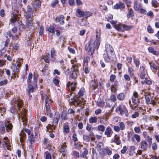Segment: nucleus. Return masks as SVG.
I'll return each instance as SVG.
<instances>
[{"label": "nucleus", "instance_id": "obj_7", "mask_svg": "<svg viewBox=\"0 0 159 159\" xmlns=\"http://www.w3.org/2000/svg\"><path fill=\"white\" fill-rule=\"evenodd\" d=\"M34 10L33 9L31 6L28 5L27 6V10L25 11V16L26 17H33Z\"/></svg>", "mask_w": 159, "mask_h": 159}, {"label": "nucleus", "instance_id": "obj_20", "mask_svg": "<svg viewBox=\"0 0 159 159\" xmlns=\"http://www.w3.org/2000/svg\"><path fill=\"white\" fill-rule=\"evenodd\" d=\"M76 82H69L67 84V86L70 87L71 91H74L76 87Z\"/></svg>", "mask_w": 159, "mask_h": 159}, {"label": "nucleus", "instance_id": "obj_44", "mask_svg": "<svg viewBox=\"0 0 159 159\" xmlns=\"http://www.w3.org/2000/svg\"><path fill=\"white\" fill-rule=\"evenodd\" d=\"M90 61V58L88 56H87L84 58V65L86 66L88 65V62Z\"/></svg>", "mask_w": 159, "mask_h": 159}, {"label": "nucleus", "instance_id": "obj_57", "mask_svg": "<svg viewBox=\"0 0 159 159\" xmlns=\"http://www.w3.org/2000/svg\"><path fill=\"white\" fill-rule=\"evenodd\" d=\"M45 103H47V102L49 103H50L51 102H52L51 101V99H50L49 97H48L47 95H45Z\"/></svg>", "mask_w": 159, "mask_h": 159}, {"label": "nucleus", "instance_id": "obj_23", "mask_svg": "<svg viewBox=\"0 0 159 159\" xmlns=\"http://www.w3.org/2000/svg\"><path fill=\"white\" fill-rule=\"evenodd\" d=\"M125 94L124 93H120L117 95V99L120 101H122L125 100Z\"/></svg>", "mask_w": 159, "mask_h": 159}, {"label": "nucleus", "instance_id": "obj_30", "mask_svg": "<svg viewBox=\"0 0 159 159\" xmlns=\"http://www.w3.org/2000/svg\"><path fill=\"white\" fill-rule=\"evenodd\" d=\"M5 126L7 132L9 131L11 129L12 126L11 124L9 122H7L6 123Z\"/></svg>", "mask_w": 159, "mask_h": 159}, {"label": "nucleus", "instance_id": "obj_1", "mask_svg": "<svg viewBox=\"0 0 159 159\" xmlns=\"http://www.w3.org/2000/svg\"><path fill=\"white\" fill-rule=\"evenodd\" d=\"M100 43V40H90L85 46V49L90 55H93L95 49H98Z\"/></svg>", "mask_w": 159, "mask_h": 159}, {"label": "nucleus", "instance_id": "obj_16", "mask_svg": "<svg viewBox=\"0 0 159 159\" xmlns=\"http://www.w3.org/2000/svg\"><path fill=\"white\" fill-rule=\"evenodd\" d=\"M28 141L31 147H33L34 141V138L33 134H31L29 136Z\"/></svg>", "mask_w": 159, "mask_h": 159}, {"label": "nucleus", "instance_id": "obj_62", "mask_svg": "<svg viewBox=\"0 0 159 159\" xmlns=\"http://www.w3.org/2000/svg\"><path fill=\"white\" fill-rule=\"evenodd\" d=\"M56 52L54 49H52L51 50V57L52 58H53L55 56Z\"/></svg>", "mask_w": 159, "mask_h": 159}, {"label": "nucleus", "instance_id": "obj_13", "mask_svg": "<svg viewBox=\"0 0 159 159\" xmlns=\"http://www.w3.org/2000/svg\"><path fill=\"white\" fill-rule=\"evenodd\" d=\"M32 17H25L26 23L28 27L31 26L33 23L32 20Z\"/></svg>", "mask_w": 159, "mask_h": 159}, {"label": "nucleus", "instance_id": "obj_58", "mask_svg": "<svg viewBox=\"0 0 159 159\" xmlns=\"http://www.w3.org/2000/svg\"><path fill=\"white\" fill-rule=\"evenodd\" d=\"M116 76L115 75H111L110 76V81L111 82H113L116 79Z\"/></svg>", "mask_w": 159, "mask_h": 159}, {"label": "nucleus", "instance_id": "obj_21", "mask_svg": "<svg viewBox=\"0 0 159 159\" xmlns=\"http://www.w3.org/2000/svg\"><path fill=\"white\" fill-rule=\"evenodd\" d=\"M151 68L153 71H156L158 68V64L153 62H150L149 63Z\"/></svg>", "mask_w": 159, "mask_h": 159}, {"label": "nucleus", "instance_id": "obj_26", "mask_svg": "<svg viewBox=\"0 0 159 159\" xmlns=\"http://www.w3.org/2000/svg\"><path fill=\"white\" fill-rule=\"evenodd\" d=\"M19 135L20 142H23L24 139L26 138V134L23 131H21Z\"/></svg>", "mask_w": 159, "mask_h": 159}, {"label": "nucleus", "instance_id": "obj_18", "mask_svg": "<svg viewBox=\"0 0 159 159\" xmlns=\"http://www.w3.org/2000/svg\"><path fill=\"white\" fill-rule=\"evenodd\" d=\"M64 17L63 15L59 16H57L56 19V22L59 23L61 25H63L64 24Z\"/></svg>", "mask_w": 159, "mask_h": 159}, {"label": "nucleus", "instance_id": "obj_17", "mask_svg": "<svg viewBox=\"0 0 159 159\" xmlns=\"http://www.w3.org/2000/svg\"><path fill=\"white\" fill-rule=\"evenodd\" d=\"M94 133L93 132H90L89 135L88 136L84 134L83 135V139L86 142H89L91 140L90 137L93 135Z\"/></svg>", "mask_w": 159, "mask_h": 159}, {"label": "nucleus", "instance_id": "obj_15", "mask_svg": "<svg viewBox=\"0 0 159 159\" xmlns=\"http://www.w3.org/2000/svg\"><path fill=\"white\" fill-rule=\"evenodd\" d=\"M26 90L28 95L30 96V93L34 92V88L33 85L29 84L28 85V87Z\"/></svg>", "mask_w": 159, "mask_h": 159}, {"label": "nucleus", "instance_id": "obj_40", "mask_svg": "<svg viewBox=\"0 0 159 159\" xmlns=\"http://www.w3.org/2000/svg\"><path fill=\"white\" fill-rule=\"evenodd\" d=\"M98 131L103 132L105 130V127L103 125H99L98 126Z\"/></svg>", "mask_w": 159, "mask_h": 159}, {"label": "nucleus", "instance_id": "obj_60", "mask_svg": "<svg viewBox=\"0 0 159 159\" xmlns=\"http://www.w3.org/2000/svg\"><path fill=\"white\" fill-rule=\"evenodd\" d=\"M18 107V108H20L22 106V103L20 101H17L15 103V105Z\"/></svg>", "mask_w": 159, "mask_h": 159}, {"label": "nucleus", "instance_id": "obj_34", "mask_svg": "<svg viewBox=\"0 0 159 159\" xmlns=\"http://www.w3.org/2000/svg\"><path fill=\"white\" fill-rule=\"evenodd\" d=\"M67 113L66 112H62L61 114V119L64 120H67L68 118L67 117Z\"/></svg>", "mask_w": 159, "mask_h": 159}, {"label": "nucleus", "instance_id": "obj_39", "mask_svg": "<svg viewBox=\"0 0 159 159\" xmlns=\"http://www.w3.org/2000/svg\"><path fill=\"white\" fill-rule=\"evenodd\" d=\"M59 117V116L58 115L57 116L55 117L54 116L53 120V124L54 125H57L58 124V119Z\"/></svg>", "mask_w": 159, "mask_h": 159}, {"label": "nucleus", "instance_id": "obj_41", "mask_svg": "<svg viewBox=\"0 0 159 159\" xmlns=\"http://www.w3.org/2000/svg\"><path fill=\"white\" fill-rule=\"evenodd\" d=\"M76 12L78 14V16L80 17H83L84 11H82L80 9L76 10Z\"/></svg>", "mask_w": 159, "mask_h": 159}, {"label": "nucleus", "instance_id": "obj_3", "mask_svg": "<svg viewBox=\"0 0 159 159\" xmlns=\"http://www.w3.org/2000/svg\"><path fill=\"white\" fill-rule=\"evenodd\" d=\"M80 66V65L78 63L72 65L71 68V73L70 74V77L75 79L77 77L79 73V67Z\"/></svg>", "mask_w": 159, "mask_h": 159}, {"label": "nucleus", "instance_id": "obj_12", "mask_svg": "<svg viewBox=\"0 0 159 159\" xmlns=\"http://www.w3.org/2000/svg\"><path fill=\"white\" fill-rule=\"evenodd\" d=\"M112 133L113 131L111 129L109 126L107 127L104 133L105 134L107 137H110L111 136Z\"/></svg>", "mask_w": 159, "mask_h": 159}, {"label": "nucleus", "instance_id": "obj_63", "mask_svg": "<svg viewBox=\"0 0 159 159\" xmlns=\"http://www.w3.org/2000/svg\"><path fill=\"white\" fill-rule=\"evenodd\" d=\"M117 90L116 88L113 85H112L111 87V91L113 93H116Z\"/></svg>", "mask_w": 159, "mask_h": 159}, {"label": "nucleus", "instance_id": "obj_25", "mask_svg": "<svg viewBox=\"0 0 159 159\" xmlns=\"http://www.w3.org/2000/svg\"><path fill=\"white\" fill-rule=\"evenodd\" d=\"M123 25L121 24L115 25H114V28L118 31H121L123 32L124 30L122 29Z\"/></svg>", "mask_w": 159, "mask_h": 159}, {"label": "nucleus", "instance_id": "obj_50", "mask_svg": "<svg viewBox=\"0 0 159 159\" xmlns=\"http://www.w3.org/2000/svg\"><path fill=\"white\" fill-rule=\"evenodd\" d=\"M44 30V28L43 26L41 25L40 26L39 30V35L42 36L43 34V31Z\"/></svg>", "mask_w": 159, "mask_h": 159}, {"label": "nucleus", "instance_id": "obj_24", "mask_svg": "<svg viewBox=\"0 0 159 159\" xmlns=\"http://www.w3.org/2000/svg\"><path fill=\"white\" fill-rule=\"evenodd\" d=\"M98 82L92 80L91 81L90 84L91 87L93 90H95L98 86Z\"/></svg>", "mask_w": 159, "mask_h": 159}, {"label": "nucleus", "instance_id": "obj_36", "mask_svg": "<svg viewBox=\"0 0 159 159\" xmlns=\"http://www.w3.org/2000/svg\"><path fill=\"white\" fill-rule=\"evenodd\" d=\"M134 16V12L133 10L132 9H130L128 11V13L127 14V17L128 18H130Z\"/></svg>", "mask_w": 159, "mask_h": 159}, {"label": "nucleus", "instance_id": "obj_22", "mask_svg": "<svg viewBox=\"0 0 159 159\" xmlns=\"http://www.w3.org/2000/svg\"><path fill=\"white\" fill-rule=\"evenodd\" d=\"M120 139V137L119 135L116 134L114 137L113 142L116 143V144L120 145L121 143V142Z\"/></svg>", "mask_w": 159, "mask_h": 159}, {"label": "nucleus", "instance_id": "obj_5", "mask_svg": "<svg viewBox=\"0 0 159 159\" xmlns=\"http://www.w3.org/2000/svg\"><path fill=\"white\" fill-rule=\"evenodd\" d=\"M134 107H137L139 103V99L137 93L134 92L131 98Z\"/></svg>", "mask_w": 159, "mask_h": 159}, {"label": "nucleus", "instance_id": "obj_59", "mask_svg": "<svg viewBox=\"0 0 159 159\" xmlns=\"http://www.w3.org/2000/svg\"><path fill=\"white\" fill-rule=\"evenodd\" d=\"M3 143L5 145L7 149L8 150H10V148L11 147V145L9 144L7 141H3Z\"/></svg>", "mask_w": 159, "mask_h": 159}, {"label": "nucleus", "instance_id": "obj_32", "mask_svg": "<svg viewBox=\"0 0 159 159\" xmlns=\"http://www.w3.org/2000/svg\"><path fill=\"white\" fill-rule=\"evenodd\" d=\"M59 152L61 153L62 155L64 156L66 155L67 154L66 147H64V148L62 147H61L60 149H59Z\"/></svg>", "mask_w": 159, "mask_h": 159}, {"label": "nucleus", "instance_id": "obj_33", "mask_svg": "<svg viewBox=\"0 0 159 159\" xmlns=\"http://www.w3.org/2000/svg\"><path fill=\"white\" fill-rule=\"evenodd\" d=\"M88 154V151L87 149L84 148V151L80 155V156L84 158H87V155Z\"/></svg>", "mask_w": 159, "mask_h": 159}, {"label": "nucleus", "instance_id": "obj_56", "mask_svg": "<svg viewBox=\"0 0 159 159\" xmlns=\"http://www.w3.org/2000/svg\"><path fill=\"white\" fill-rule=\"evenodd\" d=\"M110 99L113 102H115L117 100L116 96L114 94H111L110 96Z\"/></svg>", "mask_w": 159, "mask_h": 159}, {"label": "nucleus", "instance_id": "obj_8", "mask_svg": "<svg viewBox=\"0 0 159 159\" xmlns=\"http://www.w3.org/2000/svg\"><path fill=\"white\" fill-rule=\"evenodd\" d=\"M145 97L146 99V102L148 104L154 105V101L152 100L151 96L148 93L145 94Z\"/></svg>", "mask_w": 159, "mask_h": 159}, {"label": "nucleus", "instance_id": "obj_35", "mask_svg": "<svg viewBox=\"0 0 159 159\" xmlns=\"http://www.w3.org/2000/svg\"><path fill=\"white\" fill-rule=\"evenodd\" d=\"M92 15V13L89 11H84L83 17L87 18L91 16Z\"/></svg>", "mask_w": 159, "mask_h": 159}, {"label": "nucleus", "instance_id": "obj_19", "mask_svg": "<svg viewBox=\"0 0 159 159\" xmlns=\"http://www.w3.org/2000/svg\"><path fill=\"white\" fill-rule=\"evenodd\" d=\"M148 144L145 140L142 141L140 143V148L142 150H145L148 148Z\"/></svg>", "mask_w": 159, "mask_h": 159}, {"label": "nucleus", "instance_id": "obj_38", "mask_svg": "<svg viewBox=\"0 0 159 159\" xmlns=\"http://www.w3.org/2000/svg\"><path fill=\"white\" fill-rule=\"evenodd\" d=\"M134 61L137 67L138 68L140 64V61L139 59L136 58L135 57H133Z\"/></svg>", "mask_w": 159, "mask_h": 159}, {"label": "nucleus", "instance_id": "obj_42", "mask_svg": "<svg viewBox=\"0 0 159 159\" xmlns=\"http://www.w3.org/2000/svg\"><path fill=\"white\" fill-rule=\"evenodd\" d=\"M63 132L66 134L68 133L70 131V128L69 126L67 125H65L63 128Z\"/></svg>", "mask_w": 159, "mask_h": 159}, {"label": "nucleus", "instance_id": "obj_4", "mask_svg": "<svg viewBox=\"0 0 159 159\" xmlns=\"http://www.w3.org/2000/svg\"><path fill=\"white\" fill-rule=\"evenodd\" d=\"M19 17L18 16L15 15H13V16L11 19V23L10 24L13 26L15 25H20L21 27L22 28L24 27V25H22V22L19 19Z\"/></svg>", "mask_w": 159, "mask_h": 159}, {"label": "nucleus", "instance_id": "obj_54", "mask_svg": "<svg viewBox=\"0 0 159 159\" xmlns=\"http://www.w3.org/2000/svg\"><path fill=\"white\" fill-rule=\"evenodd\" d=\"M135 132L137 134H139L141 132L140 128L139 126L135 127L134 128Z\"/></svg>", "mask_w": 159, "mask_h": 159}, {"label": "nucleus", "instance_id": "obj_10", "mask_svg": "<svg viewBox=\"0 0 159 159\" xmlns=\"http://www.w3.org/2000/svg\"><path fill=\"white\" fill-rule=\"evenodd\" d=\"M33 3L32 6L34 9L39 8L41 5V2L39 0H32Z\"/></svg>", "mask_w": 159, "mask_h": 159}, {"label": "nucleus", "instance_id": "obj_45", "mask_svg": "<svg viewBox=\"0 0 159 159\" xmlns=\"http://www.w3.org/2000/svg\"><path fill=\"white\" fill-rule=\"evenodd\" d=\"M119 127L121 130H124L125 128V125L123 122H120L119 124Z\"/></svg>", "mask_w": 159, "mask_h": 159}, {"label": "nucleus", "instance_id": "obj_14", "mask_svg": "<svg viewBox=\"0 0 159 159\" xmlns=\"http://www.w3.org/2000/svg\"><path fill=\"white\" fill-rule=\"evenodd\" d=\"M102 152L105 155H107L110 156L112 153V151L107 147L103 148L102 149Z\"/></svg>", "mask_w": 159, "mask_h": 159}, {"label": "nucleus", "instance_id": "obj_43", "mask_svg": "<svg viewBox=\"0 0 159 159\" xmlns=\"http://www.w3.org/2000/svg\"><path fill=\"white\" fill-rule=\"evenodd\" d=\"M123 28L125 30H128L132 28L133 27V25H126L123 24L122 25Z\"/></svg>", "mask_w": 159, "mask_h": 159}, {"label": "nucleus", "instance_id": "obj_37", "mask_svg": "<svg viewBox=\"0 0 159 159\" xmlns=\"http://www.w3.org/2000/svg\"><path fill=\"white\" fill-rule=\"evenodd\" d=\"M80 97H78L75 96L74 97L73 99H72V101L73 102L77 103V104L79 105L80 101Z\"/></svg>", "mask_w": 159, "mask_h": 159}, {"label": "nucleus", "instance_id": "obj_9", "mask_svg": "<svg viewBox=\"0 0 159 159\" xmlns=\"http://www.w3.org/2000/svg\"><path fill=\"white\" fill-rule=\"evenodd\" d=\"M140 77L142 79H143L145 78V76L146 75V70L144 67L140 66Z\"/></svg>", "mask_w": 159, "mask_h": 159}, {"label": "nucleus", "instance_id": "obj_28", "mask_svg": "<svg viewBox=\"0 0 159 159\" xmlns=\"http://www.w3.org/2000/svg\"><path fill=\"white\" fill-rule=\"evenodd\" d=\"M149 52L151 53L154 55L157 56L159 55V53L157 52L156 51H154V48L151 47H149L148 48Z\"/></svg>", "mask_w": 159, "mask_h": 159}, {"label": "nucleus", "instance_id": "obj_29", "mask_svg": "<svg viewBox=\"0 0 159 159\" xmlns=\"http://www.w3.org/2000/svg\"><path fill=\"white\" fill-rule=\"evenodd\" d=\"M5 126L7 132L9 131L11 129L12 126L11 124L9 122H7L6 123Z\"/></svg>", "mask_w": 159, "mask_h": 159}, {"label": "nucleus", "instance_id": "obj_55", "mask_svg": "<svg viewBox=\"0 0 159 159\" xmlns=\"http://www.w3.org/2000/svg\"><path fill=\"white\" fill-rule=\"evenodd\" d=\"M139 116V113L138 112H135L131 115V117L132 118H135L138 117Z\"/></svg>", "mask_w": 159, "mask_h": 159}, {"label": "nucleus", "instance_id": "obj_11", "mask_svg": "<svg viewBox=\"0 0 159 159\" xmlns=\"http://www.w3.org/2000/svg\"><path fill=\"white\" fill-rule=\"evenodd\" d=\"M20 66L21 64L19 62L17 64V66L14 65L11 66V68L13 70L14 74H17L19 71V69Z\"/></svg>", "mask_w": 159, "mask_h": 159}, {"label": "nucleus", "instance_id": "obj_2", "mask_svg": "<svg viewBox=\"0 0 159 159\" xmlns=\"http://www.w3.org/2000/svg\"><path fill=\"white\" fill-rule=\"evenodd\" d=\"M105 50L107 53L106 55L105 54L103 55V57L106 62L110 61V57L114 55L115 52L113 48L109 44H106L105 46Z\"/></svg>", "mask_w": 159, "mask_h": 159}, {"label": "nucleus", "instance_id": "obj_48", "mask_svg": "<svg viewBox=\"0 0 159 159\" xmlns=\"http://www.w3.org/2000/svg\"><path fill=\"white\" fill-rule=\"evenodd\" d=\"M134 138L138 142H139L141 141V137L140 136L137 134H135Z\"/></svg>", "mask_w": 159, "mask_h": 159}, {"label": "nucleus", "instance_id": "obj_53", "mask_svg": "<svg viewBox=\"0 0 159 159\" xmlns=\"http://www.w3.org/2000/svg\"><path fill=\"white\" fill-rule=\"evenodd\" d=\"M45 110L47 111H49L50 107V103H49L48 102L45 103Z\"/></svg>", "mask_w": 159, "mask_h": 159}, {"label": "nucleus", "instance_id": "obj_51", "mask_svg": "<svg viewBox=\"0 0 159 159\" xmlns=\"http://www.w3.org/2000/svg\"><path fill=\"white\" fill-rule=\"evenodd\" d=\"M32 78V74L30 73L28 75V78L27 80V82L30 83L31 81V80Z\"/></svg>", "mask_w": 159, "mask_h": 159}, {"label": "nucleus", "instance_id": "obj_27", "mask_svg": "<svg viewBox=\"0 0 159 159\" xmlns=\"http://www.w3.org/2000/svg\"><path fill=\"white\" fill-rule=\"evenodd\" d=\"M98 120V117L97 116H92L89 119V122L91 124L96 123Z\"/></svg>", "mask_w": 159, "mask_h": 159}, {"label": "nucleus", "instance_id": "obj_6", "mask_svg": "<svg viewBox=\"0 0 159 159\" xmlns=\"http://www.w3.org/2000/svg\"><path fill=\"white\" fill-rule=\"evenodd\" d=\"M118 110L120 111L121 115L128 117L129 116L128 111L125 106L120 105L117 108Z\"/></svg>", "mask_w": 159, "mask_h": 159}, {"label": "nucleus", "instance_id": "obj_49", "mask_svg": "<svg viewBox=\"0 0 159 159\" xmlns=\"http://www.w3.org/2000/svg\"><path fill=\"white\" fill-rule=\"evenodd\" d=\"M141 82L143 84L144 83H145L146 84L149 85H151L152 83V82L151 81L149 80H148V79H147L146 78L145 79L144 82L142 81Z\"/></svg>", "mask_w": 159, "mask_h": 159}, {"label": "nucleus", "instance_id": "obj_31", "mask_svg": "<svg viewBox=\"0 0 159 159\" xmlns=\"http://www.w3.org/2000/svg\"><path fill=\"white\" fill-rule=\"evenodd\" d=\"M141 5L140 4L137 2H135L134 5V8L135 11L139 10L141 9Z\"/></svg>", "mask_w": 159, "mask_h": 159}, {"label": "nucleus", "instance_id": "obj_52", "mask_svg": "<svg viewBox=\"0 0 159 159\" xmlns=\"http://www.w3.org/2000/svg\"><path fill=\"white\" fill-rule=\"evenodd\" d=\"M47 30L50 33H53L54 32V28L53 26H51L47 28Z\"/></svg>", "mask_w": 159, "mask_h": 159}, {"label": "nucleus", "instance_id": "obj_61", "mask_svg": "<svg viewBox=\"0 0 159 159\" xmlns=\"http://www.w3.org/2000/svg\"><path fill=\"white\" fill-rule=\"evenodd\" d=\"M4 36L6 37V39H9L12 37V35L10 33H6L4 34Z\"/></svg>", "mask_w": 159, "mask_h": 159}, {"label": "nucleus", "instance_id": "obj_64", "mask_svg": "<svg viewBox=\"0 0 159 159\" xmlns=\"http://www.w3.org/2000/svg\"><path fill=\"white\" fill-rule=\"evenodd\" d=\"M148 31L149 33H152L153 32V30L152 28L150 26L148 25L147 27Z\"/></svg>", "mask_w": 159, "mask_h": 159}, {"label": "nucleus", "instance_id": "obj_47", "mask_svg": "<svg viewBox=\"0 0 159 159\" xmlns=\"http://www.w3.org/2000/svg\"><path fill=\"white\" fill-rule=\"evenodd\" d=\"M72 155L77 158H79L80 156L79 153L76 151H74L72 152Z\"/></svg>", "mask_w": 159, "mask_h": 159}, {"label": "nucleus", "instance_id": "obj_46", "mask_svg": "<svg viewBox=\"0 0 159 159\" xmlns=\"http://www.w3.org/2000/svg\"><path fill=\"white\" fill-rule=\"evenodd\" d=\"M152 5L155 7H157L159 6V4L156 0H152Z\"/></svg>", "mask_w": 159, "mask_h": 159}]
</instances>
